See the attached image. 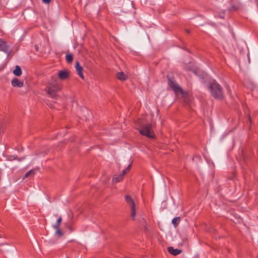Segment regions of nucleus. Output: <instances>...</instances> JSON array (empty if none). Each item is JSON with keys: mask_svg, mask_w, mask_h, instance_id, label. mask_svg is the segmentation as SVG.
I'll use <instances>...</instances> for the list:
<instances>
[{"mask_svg": "<svg viewBox=\"0 0 258 258\" xmlns=\"http://www.w3.org/2000/svg\"><path fill=\"white\" fill-rule=\"evenodd\" d=\"M62 88V84L55 78H52V79L48 82L44 90L49 96L55 98L57 97V93L60 91Z\"/></svg>", "mask_w": 258, "mask_h": 258, "instance_id": "1", "label": "nucleus"}, {"mask_svg": "<svg viewBox=\"0 0 258 258\" xmlns=\"http://www.w3.org/2000/svg\"><path fill=\"white\" fill-rule=\"evenodd\" d=\"M209 89L212 96L216 99H221L223 97V93L222 87L215 81L209 84Z\"/></svg>", "mask_w": 258, "mask_h": 258, "instance_id": "2", "label": "nucleus"}, {"mask_svg": "<svg viewBox=\"0 0 258 258\" xmlns=\"http://www.w3.org/2000/svg\"><path fill=\"white\" fill-rule=\"evenodd\" d=\"M139 130L142 135L145 136L149 138H153L155 137L152 125L150 123L143 124Z\"/></svg>", "mask_w": 258, "mask_h": 258, "instance_id": "3", "label": "nucleus"}, {"mask_svg": "<svg viewBox=\"0 0 258 258\" xmlns=\"http://www.w3.org/2000/svg\"><path fill=\"white\" fill-rule=\"evenodd\" d=\"M125 200L131 209V217L132 220H135L136 215V210L135 203L132 197L128 195L124 196Z\"/></svg>", "mask_w": 258, "mask_h": 258, "instance_id": "4", "label": "nucleus"}, {"mask_svg": "<svg viewBox=\"0 0 258 258\" xmlns=\"http://www.w3.org/2000/svg\"><path fill=\"white\" fill-rule=\"evenodd\" d=\"M168 85L176 95L181 94L183 95L184 92L182 89L176 83V82L171 78L168 79Z\"/></svg>", "mask_w": 258, "mask_h": 258, "instance_id": "5", "label": "nucleus"}, {"mask_svg": "<svg viewBox=\"0 0 258 258\" xmlns=\"http://www.w3.org/2000/svg\"><path fill=\"white\" fill-rule=\"evenodd\" d=\"M230 7L229 11L230 12L238 11L242 10L243 5L239 0H230Z\"/></svg>", "mask_w": 258, "mask_h": 258, "instance_id": "6", "label": "nucleus"}, {"mask_svg": "<svg viewBox=\"0 0 258 258\" xmlns=\"http://www.w3.org/2000/svg\"><path fill=\"white\" fill-rule=\"evenodd\" d=\"M0 50L7 54L11 52L10 48L7 42L2 38H0Z\"/></svg>", "mask_w": 258, "mask_h": 258, "instance_id": "7", "label": "nucleus"}, {"mask_svg": "<svg viewBox=\"0 0 258 258\" xmlns=\"http://www.w3.org/2000/svg\"><path fill=\"white\" fill-rule=\"evenodd\" d=\"M70 72L67 70H60L58 73V77L61 80H66L70 77Z\"/></svg>", "mask_w": 258, "mask_h": 258, "instance_id": "8", "label": "nucleus"}, {"mask_svg": "<svg viewBox=\"0 0 258 258\" xmlns=\"http://www.w3.org/2000/svg\"><path fill=\"white\" fill-rule=\"evenodd\" d=\"M11 84L14 87L21 88L23 87L24 83L23 81L19 80L18 78H15L12 79Z\"/></svg>", "mask_w": 258, "mask_h": 258, "instance_id": "9", "label": "nucleus"}, {"mask_svg": "<svg viewBox=\"0 0 258 258\" xmlns=\"http://www.w3.org/2000/svg\"><path fill=\"white\" fill-rule=\"evenodd\" d=\"M75 67L78 75L81 78L84 79V77L83 74V68L80 65V63L78 61H76Z\"/></svg>", "mask_w": 258, "mask_h": 258, "instance_id": "10", "label": "nucleus"}, {"mask_svg": "<svg viewBox=\"0 0 258 258\" xmlns=\"http://www.w3.org/2000/svg\"><path fill=\"white\" fill-rule=\"evenodd\" d=\"M168 252L173 255H177L181 252V250L174 248L173 247L168 248Z\"/></svg>", "mask_w": 258, "mask_h": 258, "instance_id": "11", "label": "nucleus"}, {"mask_svg": "<svg viewBox=\"0 0 258 258\" xmlns=\"http://www.w3.org/2000/svg\"><path fill=\"white\" fill-rule=\"evenodd\" d=\"M116 77L117 79L120 81H125L127 79L128 76L125 75L123 72H120L116 74Z\"/></svg>", "mask_w": 258, "mask_h": 258, "instance_id": "12", "label": "nucleus"}, {"mask_svg": "<svg viewBox=\"0 0 258 258\" xmlns=\"http://www.w3.org/2000/svg\"><path fill=\"white\" fill-rule=\"evenodd\" d=\"M13 73L16 76H20L22 75V70L21 67L19 66H16L15 69L13 71Z\"/></svg>", "mask_w": 258, "mask_h": 258, "instance_id": "13", "label": "nucleus"}, {"mask_svg": "<svg viewBox=\"0 0 258 258\" xmlns=\"http://www.w3.org/2000/svg\"><path fill=\"white\" fill-rule=\"evenodd\" d=\"M123 177L122 175L119 174H116L115 175L113 178H112V182L114 183H117L119 181H120L122 180Z\"/></svg>", "mask_w": 258, "mask_h": 258, "instance_id": "14", "label": "nucleus"}, {"mask_svg": "<svg viewBox=\"0 0 258 258\" xmlns=\"http://www.w3.org/2000/svg\"><path fill=\"white\" fill-rule=\"evenodd\" d=\"M180 221V217H177L173 218L172 220V223L174 225V226L176 228L178 225L179 222Z\"/></svg>", "mask_w": 258, "mask_h": 258, "instance_id": "15", "label": "nucleus"}, {"mask_svg": "<svg viewBox=\"0 0 258 258\" xmlns=\"http://www.w3.org/2000/svg\"><path fill=\"white\" fill-rule=\"evenodd\" d=\"M66 61L68 63H71L73 60V56L72 54H67L66 56Z\"/></svg>", "mask_w": 258, "mask_h": 258, "instance_id": "16", "label": "nucleus"}, {"mask_svg": "<svg viewBox=\"0 0 258 258\" xmlns=\"http://www.w3.org/2000/svg\"><path fill=\"white\" fill-rule=\"evenodd\" d=\"M34 173H35V171L34 170H33V169L30 170L28 171L27 172H26V173L25 174V175L24 176V178H27L31 175H34Z\"/></svg>", "mask_w": 258, "mask_h": 258, "instance_id": "17", "label": "nucleus"}, {"mask_svg": "<svg viewBox=\"0 0 258 258\" xmlns=\"http://www.w3.org/2000/svg\"><path fill=\"white\" fill-rule=\"evenodd\" d=\"M55 234L60 237L63 235V232L60 229H57L55 231Z\"/></svg>", "mask_w": 258, "mask_h": 258, "instance_id": "18", "label": "nucleus"}, {"mask_svg": "<svg viewBox=\"0 0 258 258\" xmlns=\"http://www.w3.org/2000/svg\"><path fill=\"white\" fill-rule=\"evenodd\" d=\"M4 130L3 125L2 124H0V136L3 134Z\"/></svg>", "mask_w": 258, "mask_h": 258, "instance_id": "19", "label": "nucleus"}, {"mask_svg": "<svg viewBox=\"0 0 258 258\" xmlns=\"http://www.w3.org/2000/svg\"><path fill=\"white\" fill-rule=\"evenodd\" d=\"M61 221H62V218H61V217H59V218L57 219V221H56V224H58V225H60V223H61Z\"/></svg>", "mask_w": 258, "mask_h": 258, "instance_id": "20", "label": "nucleus"}, {"mask_svg": "<svg viewBox=\"0 0 258 258\" xmlns=\"http://www.w3.org/2000/svg\"><path fill=\"white\" fill-rule=\"evenodd\" d=\"M59 225L55 223V224L53 226V227L55 229V230H56L57 229H59Z\"/></svg>", "mask_w": 258, "mask_h": 258, "instance_id": "21", "label": "nucleus"}, {"mask_svg": "<svg viewBox=\"0 0 258 258\" xmlns=\"http://www.w3.org/2000/svg\"><path fill=\"white\" fill-rule=\"evenodd\" d=\"M42 2L46 4H48L50 3L51 0H42Z\"/></svg>", "mask_w": 258, "mask_h": 258, "instance_id": "22", "label": "nucleus"}, {"mask_svg": "<svg viewBox=\"0 0 258 258\" xmlns=\"http://www.w3.org/2000/svg\"><path fill=\"white\" fill-rule=\"evenodd\" d=\"M128 171H126V169H124L122 171V174H120L121 175H122V177L123 176V175H124L125 174H126V173Z\"/></svg>", "mask_w": 258, "mask_h": 258, "instance_id": "23", "label": "nucleus"}, {"mask_svg": "<svg viewBox=\"0 0 258 258\" xmlns=\"http://www.w3.org/2000/svg\"><path fill=\"white\" fill-rule=\"evenodd\" d=\"M131 164H130L127 167V168L125 169L126 170V171H130V169H131Z\"/></svg>", "mask_w": 258, "mask_h": 258, "instance_id": "24", "label": "nucleus"}, {"mask_svg": "<svg viewBox=\"0 0 258 258\" xmlns=\"http://www.w3.org/2000/svg\"><path fill=\"white\" fill-rule=\"evenodd\" d=\"M186 32L187 33H189V30H188V29H186Z\"/></svg>", "mask_w": 258, "mask_h": 258, "instance_id": "25", "label": "nucleus"}, {"mask_svg": "<svg viewBox=\"0 0 258 258\" xmlns=\"http://www.w3.org/2000/svg\"><path fill=\"white\" fill-rule=\"evenodd\" d=\"M249 119L250 120V116H249Z\"/></svg>", "mask_w": 258, "mask_h": 258, "instance_id": "26", "label": "nucleus"}]
</instances>
